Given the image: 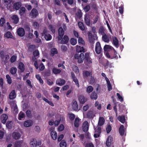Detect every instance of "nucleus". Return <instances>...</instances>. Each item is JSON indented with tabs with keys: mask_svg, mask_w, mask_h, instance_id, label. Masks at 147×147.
I'll return each instance as SVG.
<instances>
[{
	"mask_svg": "<svg viewBox=\"0 0 147 147\" xmlns=\"http://www.w3.org/2000/svg\"><path fill=\"white\" fill-rule=\"evenodd\" d=\"M17 71V68L16 67H12L10 69V72L12 75L15 74L16 73Z\"/></svg>",
	"mask_w": 147,
	"mask_h": 147,
	"instance_id": "44",
	"label": "nucleus"
},
{
	"mask_svg": "<svg viewBox=\"0 0 147 147\" xmlns=\"http://www.w3.org/2000/svg\"><path fill=\"white\" fill-rule=\"evenodd\" d=\"M23 142L22 140L16 141L14 144V147H21V145Z\"/></svg>",
	"mask_w": 147,
	"mask_h": 147,
	"instance_id": "32",
	"label": "nucleus"
},
{
	"mask_svg": "<svg viewBox=\"0 0 147 147\" xmlns=\"http://www.w3.org/2000/svg\"><path fill=\"white\" fill-rule=\"evenodd\" d=\"M45 40L47 41L51 40L52 38L51 35L49 34H47L45 36Z\"/></svg>",
	"mask_w": 147,
	"mask_h": 147,
	"instance_id": "46",
	"label": "nucleus"
},
{
	"mask_svg": "<svg viewBox=\"0 0 147 147\" xmlns=\"http://www.w3.org/2000/svg\"><path fill=\"white\" fill-rule=\"evenodd\" d=\"M112 47L108 45H105L104 47V50L105 52H108L109 50L111 49Z\"/></svg>",
	"mask_w": 147,
	"mask_h": 147,
	"instance_id": "48",
	"label": "nucleus"
},
{
	"mask_svg": "<svg viewBox=\"0 0 147 147\" xmlns=\"http://www.w3.org/2000/svg\"><path fill=\"white\" fill-rule=\"evenodd\" d=\"M105 122V120L104 118L103 117H100L99 118L98 125L100 127L104 124Z\"/></svg>",
	"mask_w": 147,
	"mask_h": 147,
	"instance_id": "21",
	"label": "nucleus"
},
{
	"mask_svg": "<svg viewBox=\"0 0 147 147\" xmlns=\"http://www.w3.org/2000/svg\"><path fill=\"white\" fill-rule=\"evenodd\" d=\"M16 94L14 90H12L9 93V98L10 100L14 99L16 97Z\"/></svg>",
	"mask_w": 147,
	"mask_h": 147,
	"instance_id": "11",
	"label": "nucleus"
},
{
	"mask_svg": "<svg viewBox=\"0 0 147 147\" xmlns=\"http://www.w3.org/2000/svg\"><path fill=\"white\" fill-rule=\"evenodd\" d=\"M90 83L91 84H94L95 83V80L93 77L92 76L91 77V78L90 79Z\"/></svg>",
	"mask_w": 147,
	"mask_h": 147,
	"instance_id": "53",
	"label": "nucleus"
},
{
	"mask_svg": "<svg viewBox=\"0 0 147 147\" xmlns=\"http://www.w3.org/2000/svg\"><path fill=\"white\" fill-rule=\"evenodd\" d=\"M79 137L81 140V142L82 143H84V144L85 143V142H84V134H81L80 135Z\"/></svg>",
	"mask_w": 147,
	"mask_h": 147,
	"instance_id": "59",
	"label": "nucleus"
},
{
	"mask_svg": "<svg viewBox=\"0 0 147 147\" xmlns=\"http://www.w3.org/2000/svg\"><path fill=\"white\" fill-rule=\"evenodd\" d=\"M36 78L39 81L40 84H43L44 82L43 80L41 78V77L39 74H37L35 76Z\"/></svg>",
	"mask_w": 147,
	"mask_h": 147,
	"instance_id": "41",
	"label": "nucleus"
},
{
	"mask_svg": "<svg viewBox=\"0 0 147 147\" xmlns=\"http://www.w3.org/2000/svg\"><path fill=\"white\" fill-rule=\"evenodd\" d=\"M102 35V40L105 42H109L110 40L109 36L105 34Z\"/></svg>",
	"mask_w": 147,
	"mask_h": 147,
	"instance_id": "23",
	"label": "nucleus"
},
{
	"mask_svg": "<svg viewBox=\"0 0 147 147\" xmlns=\"http://www.w3.org/2000/svg\"><path fill=\"white\" fill-rule=\"evenodd\" d=\"M73 70L74 71L76 74H77L79 72V69L78 67L74 65L72 66Z\"/></svg>",
	"mask_w": 147,
	"mask_h": 147,
	"instance_id": "47",
	"label": "nucleus"
},
{
	"mask_svg": "<svg viewBox=\"0 0 147 147\" xmlns=\"http://www.w3.org/2000/svg\"><path fill=\"white\" fill-rule=\"evenodd\" d=\"M117 54L116 51L114 49L113 51L112 52V53L111 54V59L114 58L117 59L118 57L117 55Z\"/></svg>",
	"mask_w": 147,
	"mask_h": 147,
	"instance_id": "28",
	"label": "nucleus"
},
{
	"mask_svg": "<svg viewBox=\"0 0 147 147\" xmlns=\"http://www.w3.org/2000/svg\"><path fill=\"white\" fill-rule=\"evenodd\" d=\"M84 61L86 63L90 64L92 63V59L90 57L89 53H85Z\"/></svg>",
	"mask_w": 147,
	"mask_h": 147,
	"instance_id": "3",
	"label": "nucleus"
},
{
	"mask_svg": "<svg viewBox=\"0 0 147 147\" xmlns=\"http://www.w3.org/2000/svg\"><path fill=\"white\" fill-rule=\"evenodd\" d=\"M61 51L63 52H66L67 49V47L66 46L64 45H62L61 46Z\"/></svg>",
	"mask_w": 147,
	"mask_h": 147,
	"instance_id": "60",
	"label": "nucleus"
},
{
	"mask_svg": "<svg viewBox=\"0 0 147 147\" xmlns=\"http://www.w3.org/2000/svg\"><path fill=\"white\" fill-rule=\"evenodd\" d=\"M94 130L95 131V134L94 135V138H96L100 137L101 131V128L99 126H97L96 127H94Z\"/></svg>",
	"mask_w": 147,
	"mask_h": 147,
	"instance_id": "2",
	"label": "nucleus"
},
{
	"mask_svg": "<svg viewBox=\"0 0 147 147\" xmlns=\"http://www.w3.org/2000/svg\"><path fill=\"white\" fill-rule=\"evenodd\" d=\"M84 21L86 24L87 25L89 26L90 24V20L88 18L85 17L84 19Z\"/></svg>",
	"mask_w": 147,
	"mask_h": 147,
	"instance_id": "57",
	"label": "nucleus"
},
{
	"mask_svg": "<svg viewBox=\"0 0 147 147\" xmlns=\"http://www.w3.org/2000/svg\"><path fill=\"white\" fill-rule=\"evenodd\" d=\"M20 9L19 13V14L20 16H22L25 13L26 9L24 7H21Z\"/></svg>",
	"mask_w": 147,
	"mask_h": 147,
	"instance_id": "33",
	"label": "nucleus"
},
{
	"mask_svg": "<svg viewBox=\"0 0 147 147\" xmlns=\"http://www.w3.org/2000/svg\"><path fill=\"white\" fill-rule=\"evenodd\" d=\"M113 43L116 47L118 48L119 47L118 40L117 38L116 37H115L113 38Z\"/></svg>",
	"mask_w": 147,
	"mask_h": 147,
	"instance_id": "34",
	"label": "nucleus"
},
{
	"mask_svg": "<svg viewBox=\"0 0 147 147\" xmlns=\"http://www.w3.org/2000/svg\"><path fill=\"white\" fill-rule=\"evenodd\" d=\"M5 18H2L0 19V26L2 27L3 26L4 24L5 23Z\"/></svg>",
	"mask_w": 147,
	"mask_h": 147,
	"instance_id": "51",
	"label": "nucleus"
},
{
	"mask_svg": "<svg viewBox=\"0 0 147 147\" xmlns=\"http://www.w3.org/2000/svg\"><path fill=\"white\" fill-rule=\"evenodd\" d=\"M61 71V70L59 69L54 68L52 69V72L55 74H59Z\"/></svg>",
	"mask_w": 147,
	"mask_h": 147,
	"instance_id": "40",
	"label": "nucleus"
},
{
	"mask_svg": "<svg viewBox=\"0 0 147 147\" xmlns=\"http://www.w3.org/2000/svg\"><path fill=\"white\" fill-rule=\"evenodd\" d=\"M12 136L13 139L17 140L19 139L20 138L21 135L19 132H14L12 134Z\"/></svg>",
	"mask_w": 147,
	"mask_h": 147,
	"instance_id": "14",
	"label": "nucleus"
},
{
	"mask_svg": "<svg viewBox=\"0 0 147 147\" xmlns=\"http://www.w3.org/2000/svg\"><path fill=\"white\" fill-rule=\"evenodd\" d=\"M83 75L84 77H88L89 76H90L91 77L92 76V71H84L83 73Z\"/></svg>",
	"mask_w": 147,
	"mask_h": 147,
	"instance_id": "27",
	"label": "nucleus"
},
{
	"mask_svg": "<svg viewBox=\"0 0 147 147\" xmlns=\"http://www.w3.org/2000/svg\"><path fill=\"white\" fill-rule=\"evenodd\" d=\"M83 9L85 12H87L90 10V7L89 5H87Z\"/></svg>",
	"mask_w": 147,
	"mask_h": 147,
	"instance_id": "61",
	"label": "nucleus"
},
{
	"mask_svg": "<svg viewBox=\"0 0 147 147\" xmlns=\"http://www.w3.org/2000/svg\"><path fill=\"white\" fill-rule=\"evenodd\" d=\"M58 33L57 39L58 40L60 41L62 39L64 34V31L62 27H60L59 28Z\"/></svg>",
	"mask_w": 147,
	"mask_h": 147,
	"instance_id": "4",
	"label": "nucleus"
},
{
	"mask_svg": "<svg viewBox=\"0 0 147 147\" xmlns=\"http://www.w3.org/2000/svg\"><path fill=\"white\" fill-rule=\"evenodd\" d=\"M118 119L122 123H124L125 121V117L124 115L119 116L118 117Z\"/></svg>",
	"mask_w": 147,
	"mask_h": 147,
	"instance_id": "31",
	"label": "nucleus"
},
{
	"mask_svg": "<svg viewBox=\"0 0 147 147\" xmlns=\"http://www.w3.org/2000/svg\"><path fill=\"white\" fill-rule=\"evenodd\" d=\"M33 124V121L30 119L28 120L25 121L24 123V126L26 127H29L31 126Z\"/></svg>",
	"mask_w": 147,
	"mask_h": 147,
	"instance_id": "10",
	"label": "nucleus"
},
{
	"mask_svg": "<svg viewBox=\"0 0 147 147\" xmlns=\"http://www.w3.org/2000/svg\"><path fill=\"white\" fill-rule=\"evenodd\" d=\"M7 119L8 116L6 114H3L1 117V122L3 124H5L6 122V121Z\"/></svg>",
	"mask_w": 147,
	"mask_h": 147,
	"instance_id": "19",
	"label": "nucleus"
},
{
	"mask_svg": "<svg viewBox=\"0 0 147 147\" xmlns=\"http://www.w3.org/2000/svg\"><path fill=\"white\" fill-rule=\"evenodd\" d=\"M69 38L68 36L67 35H65L62 38L61 41V44H67L69 40Z\"/></svg>",
	"mask_w": 147,
	"mask_h": 147,
	"instance_id": "13",
	"label": "nucleus"
},
{
	"mask_svg": "<svg viewBox=\"0 0 147 147\" xmlns=\"http://www.w3.org/2000/svg\"><path fill=\"white\" fill-rule=\"evenodd\" d=\"M65 83V80L61 78L57 79L56 81V84L60 86H61L64 85Z\"/></svg>",
	"mask_w": 147,
	"mask_h": 147,
	"instance_id": "16",
	"label": "nucleus"
},
{
	"mask_svg": "<svg viewBox=\"0 0 147 147\" xmlns=\"http://www.w3.org/2000/svg\"><path fill=\"white\" fill-rule=\"evenodd\" d=\"M18 67L21 70V72H22L24 71L25 70L24 66L23 63L20 62L19 64Z\"/></svg>",
	"mask_w": 147,
	"mask_h": 147,
	"instance_id": "24",
	"label": "nucleus"
},
{
	"mask_svg": "<svg viewBox=\"0 0 147 147\" xmlns=\"http://www.w3.org/2000/svg\"><path fill=\"white\" fill-rule=\"evenodd\" d=\"M112 127L110 125H108L106 128V130L107 133H109L111 131Z\"/></svg>",
	"mask_w": 147,
	"mask_h": 147,
	"instance_id": "62",
	"label": "nucleus"
},
{
	"mask_svg": "<svg viewBox=\"0 0 147 147\" xmlns=\"http://www.w3.org/2000/svg\"><path fill=\"white\" fill-rule=\"evenodd\" d=\"M12 36L11 33L9 31L7 32L4 34V36L7 38H12V37H11V36Z\"/></svg>",
	"mask_w": 147,
	"mask_h": 147,
	"instance_id": "58",
	"label": "nucleus"
},
{
	"mask_svg": "<svg viewBox=\"0 0 147 147\" xmlns=\"http://www.w3.org/2000/svg\"><path fill=\"white\" fill-rule=\"evenodd\" d=\"M54 128H51L49 129V131H51L50 135L52 139L55 140L57 138V132L54 130Z\"/></svg>",
	"mask_w": 147,
	"mask_h": 147,
	"instance_id": "6",
	"label": "nucleus"
},
{
	"mask_svg": "<svg viewBox=\"0 0 147 147\" xmlns=\"http://www.w3.org/2000/svg\"><path fill=\"white\" fill-rule=\"evenodd\" d=\"M104 31L105 29L103 26H100L99 30L98 33L99 34L103 35L105 34V33Z\"/></svg>",
	"mask_w": 147,
	"mask_h": 147,
	"instance_id": "39",
	"label": "nucleus"
},
{
	"mask_svg": "<svg viewBox=\"0 0 147 147\" xmlns=\"http://www.w3.org/2000/svg\"><path fill=\"white\" fill-rule=\"evenodd\" d=\"M87 116L89 119L93 118L94 116L93 112L91 111H88L87 114Z\"/></svg>",
	"mask_w": 147,
	"mask_h": 147,
	"instance_id": "38",
	"label": "nucleus"
},
{
	"mask_svg": "<svg viewBox=\"0 0 147 147\" xmlns=\"http://www.w3.org/2000/svg\"><path fill=\"white\" fill-rule=\"evenodd\" d=\"M6 77L7 79V83L9 84H11L12 83V80L9 75L8 74L6 75Z\"/></svg>",
	"mask_w": 147,
	"mask_h": 147,
	"instance_id": "50",
	"label": "nucleus"
},
{
	"mask_svg": "<svg viewBox=\"0 0 147 147\" xmlns=\"http://www.w3.org/2000/svg\"><path fill=\"white\" fill-rule=\"evenodd\" d=\"M70 41L71 44L73 45H76L77 42V40L73 38H71Z\"/></svg>",
	"mask_w": 147,
	"mask_h": 147,
	"instance_id": "55",
	"label": "nucleus"
},
{
	"mask_svg": "<svg viewBox=\"0 0 147 147\" xmlns=\"http://www.w3.org/2000/svg\"><path fill=\"white\" fill-rule=\"evenodd\" d=\"M78 100L81 104H84L87 101V99L82 95H80L79 96Z\"/></svg>",
	"mask_w": 147,
	"mask_h": 147,
	"instance_id": "17",
	"label": "nucleus"
},
{
	"mask_svg": "<svg viewBox=\"0 0 147 147\" xmlns=\"http://www.w3.org/2000/svg\"><path fill=\"white\" fill-rule=\"evenodd\" d=\"M78 43L80 44H81L82 45H83L84 44L85 42L82 38L81 37H79L78 40Z\"/></svg>",
	"mask_w": 147,
	"mask_h": 147,
	"instance_id": "64",
	"label": "nucleus"
},
{
	"mask_svg": "<svg viewBox=\"0 0 147 147\" xmlns=\"http://www.w3.org/2000/svg\"><path fill=\"white\" fill-rule=\"evenodd\" d=\"M93 90V88L92 86H88L86 89V92L87 93H89L91 92Z\"/></svg>",
	"mask_w": 147,
	"mask_h": 147,
	"instance_id": "52",
	"label": "nucleus"
},
{
	"mask_svg": "<svg viewBox=\"0 0 147 147\" xmlns=\"http://www.w3.org/2000/svg\"><path fill=\"white\" fill-rule=\"evenodd\" d=\"M72 79L73 80V81L75 82V84L77 85L78 87L79 88V87L80 85L78 80L77 78L76 77L75 78Z\"/></svg>",
	"mask_w": 147,
	"mask_h": 147,
	"instance_id": "63",
	"label": "nucleus"
},
{
	"mask_svg": "<svg viewBox=\"0 0 147 147\" xmlns=\"http://www.w3.org/2000/svg\"><path fill=\"white\" fill-rule=\"evenodd\" d=\"M119 131L121 136H123L124 135L125 132V128L123 125H121L120 126L119 128Z\"/></svg>",
	"mask_w": 147,
	"mask_h": 147,
	"instance_id": "20",
	"label": "nucleus"
},
{
	"mask_svg": "<svg viewBox=\"0 0 147 147\" xmlns=\"http://www.w3.org/2000/svg\"><path fill=\"white\" fill-rule=\"evenodd\" d=\"M106 81L107 84V87L108 88V90L109 91H110L112 89L111 84L109 80V79L108 78H107V80H106Z\"/></svg>",
	"mask_w": 147,
	"mask_h": 147,
	"instance_id": "29",
	"label": "nucleus"
},
{
	"mask_svg": "<svg viewBox=\"0 0 147 147\" xmlns=\"http://www.w3.org/2000/svg\"><path fill=\"white\" fill-rule=\"evenodd\" d=\"M112 139L111 137L109 136L106 141V144L107 147H109L111 145V142Z\"/></svg>",
	"mask_w": 147,
	"mask_h": 147,
	"instance_id": "22",
	"label": "nucleus"
},
{
	"mask_svg": "<svg viewBox=\"0 0 147 147\" xmlns=\"http://www.w3.org/2000/svg\"><path fill=\"white\" fill-rule=\"evenodd\" d=\"M89 125L87 121H85L83 123L82 125V129L84 131L86 132L88 130Z\"/></svg>",
	"mask_w": 147,
	"mask_h": 147,
	"instance_id": "9",
	"label": "nucleus"
},
{
	"mask_svg": "<svg viewBox=\"0 0 147 147\" xmlns=\"http://www.w3.org/2000/svg\"><path fill=\"white\" fill-rule=\"evenodd\" d=\"M38 15V10L35 8H33L30 13V16L31 18H34Z\"/></svg>",
	"mask_w": 147,
	"mask_h": 147,
	"instance_id": "7",
	"label": "nucleus"
},
{
	"mask_svg": "<svg viewBox=\"0 0 147 147\" xmlns=\"http://www.w3.org/2000/svg\"><path fill=\"white\" fill-rule=\"evenodd\" d=\"M95 51L97 54H100L102 51V49L101 47L99 42H97L96 44Z\"/></svg>",
	"mask_w": 147,
	"mask_h": 147,
	"instance_id": "5",
	"label": "nucleus"
},
{
	"mask_svg": "<svg viewBox=\"0 0 147 147\" xmlns=\"http://www.w3.org/2000/svg\"><path fill=\"white\" fill-rule=\"evenodd\" d=\"M51 55L52 56H53L55 54L58 53V51L57 49L56 48H52L51 50Z\"/></svg>",
	"mask_w": 147,
	"mask_h": 147,
	"instance_id": "37",
	"label": "nucleus"
},
{
	"mask_svg": "<svg viewBox=\"0 0 147 147\" xmlns=\"http://www.w3.org/2000/svg\"><path fill=\"white\" fill-rule=\"evenodd\" d=\"M68 115L70 121H73L74 120L75 117V116L74 114L72 113H68Z\"/></svg>",
	"mask_w": 147,
	"mask_h": 147,
	"instance_id": "45",
	"label": "nucleus"
},
{
	"mask_svg": "<svg viewBox=\"0 0 147 147\" xmlns=\"http://www.w3.org/2000/svg\"><path fill=\"white\" fill-rule=\"evenodd\" d=\"M80 119L79 118H76L74 122V127L78 128L79 126Z\"/></svg>",
	"mask_w": 147,
	"mask_h": 147,
	"instance_id": "26",
	"label": "nucleus"
},
{
	"mask_svg": "<svg viewBox=\"0 0 147 147\" xmlns=\"http://www.w3.org/2000/svg\"><path fill=\"white\" fill-rule=\"evenodd\" d=\"M82 12L80 10L78 11L77 13L76 14V17L79 19L81 18V17L82 16Z\"/></svg>",
	"mask_w": 147,
	"mask_h": 147,
	"instance_id": "54",
	"label": "nucleus"
},
{
	"mask_svg": "<svg viewBox=\"0 0 147 147\" xmlns=\"http://www.w3.org/2000/svg\"><path fill=\"white\" fill-rule=\"evenodd\" d=\"M18 119L20 120H21L22 119L24 118L25 117L24 113L22 112H21L20 113L19 115Z\"/></svg>",
	"mask_w": 147,
	"mask_h": 147,
	"instance_id": "42",
	"label": "nucleus"
},
{
	"mask_svg": "<svg viewBox=\"0 0 147 147\" xmlns=\"http://www.w3.org/2000/svg\"><path fill=\"white\" fill-rule=\"evenodd\" d=\"M33 54L34 57H33V60H35L36 59L35 58L36 57L38 56L39 55V53L38 51L37 50H36L33 52Z\"/></svg>",
	"mask_w": 147,
	"mask_h": 147,
	"instance_id": "36",
	"label": "nucleus"
},
{
	"mask_svg": "<svg viewBox=\"0 0 147 147\" xmlns=\"http://www.w3.org/2000/svg\"><path fill=\"white\" fill-rule=\"evenodd\" d=\"M60 147H66L67 144L64 140H62L60 143Z\"/></svg>",
	"mask_w": 147,
	"mask_h": 147,
	"instance_id": "49",
	"label": "nucleus"
},
{
	"mask_svg": "<svg viewBox=\"0 0 147 147\" xmlns=\"http://www.w3.org/2000/svg\"><path fill=\"white\" fill-rule=\"evenodd\" d=\"M48 27L53 33H54L55 32V29L52 25H49V26Z\"/></svg>",
	"mask_w": 147,
	"mask_h": 147,
	"instance_id": "56",
	"label": "nucleus"
},
{
	"mask_svg": "<svg viewBox=\"0 0 147 147\" xmlns=\"http://www.w3.org/2000/svg\"><path fill=\"white\" fill-rule=\"evenodd\" d=\"M78 26L79 28L82 31H84L85 29V27L84 26L83 22H79L78 23Z\"/></svg>",
	"mask_w": 147,
	"mask_h": 147,
	"instance_id": "35",
	"label": "nucleus"
},
{
	"mask_svg": "<svg viewBox=\"0 0 147 147\" xmlns=\"http://www.w3.org/2000/svg\"><path fill=\"white\" fill-rule=\"evenodd\" d=\"M21 3L20 2H18L13 4V8L16 10H18L21 8Z\"/></svg>",
	"mask_w": 147,
	"mask_h": 147,
	"instance_id": "12",
	"label": "nucleus"
},
{
	"mask_svg": "<svg viewBox=\"0 0 147 147\" xmlns=\"http://www.w3.org/2000/svg\"><path fill=\"white\" fill-rule=\"evenodd\" d=\"M72 106L73 109L75 111H76L78 110V106L77 102L76 101H75L73 102Z\"/></svg>",
	"mask_w": 147,
	"mask_h": 147,
	"instance_id": "25",
	"label": "nucleus"
},
{
	"mask_svg": "<svg viewBox=\"0 0 147 147\" xmlns=\"http://www.w3.org/2000/svg\"><path fill=\"white\" fill-rule=\"evenodd\" d=\"M17 32L18 35L21 37L24 36L25 34L24 30L23 28H18L17 30Z\"/></svg>",
	"mask_w": 147,
	"mask_h": 147,
	"instance_id": "8",
	"label": "nucleus"
},
{
	"mask_svg": "<svg viewBox=\"0 0 147 147\" xmlns=\"http://www.w3.org/2000/svg\"><path fill=\"white\" fill-rule=\"evenodd\" d=\"M36 140L35 139H33L30 142V144L32 147H36Z\"/></svg>",
	"mask_w": 147,
	"mask_h": 147,
	"instance_id": "43",
	"label": "nucleus"
},
{
	"mask_svg": "<svg viewBox=\"0 0 147 147\" xmlns=\"http://www.w3.org/2000/svg\"><path fill=\"white\" fill-rule=\"evenodd\" d=\"M76 52H77L76 53H82L83 52L84 53L85 52V50L83 47H81L80 46L77 45L76 46Z\"/></svg>",
	"mask_w": 147,
	"mask_h": 147,
	"instance_id": "15",
	"label": "nucleus"
},
{
	"mask_svg": "<svg viewBox=\"0 0 147 147\" xmlns=\"http://www.w3.org/2000/svg\"><path fill=\"white\" fill-rule=\"evenodd\" d=\"M97 95L95 91L93 92L90 96V98L92 99L96 100L97 98Z\"/></svg>",
	"mask_w": 147,
	"mask_h": 147,
	"instance_id": "30",
	"label": "nucleus"
},
{
	"mask_svg": "<svg viewBox=\"0 0 147 147\" xmlns=\"http://www.w3.org/2000/svg\"><path fill=\"white\" fill-rule=\"evenodd\" d=\"M11 18L13 21V23L15 24H17L19 20V18L17 15H13L11 17Z\"/></svg>",
	"mask_w": 147,
	"mask_h": 147,
	"instance_id": "18",
	"label": "nucleus"
},
{
	"mask_svg": "<svg viewBox=\"0 0 147 147\" xmlns=\"http://www.w3.org/2000/svg\"><path fill=\"white\" fill-rule=\"evenodd\" d=\"M74 57L75 59L77 60L78 63H83L84 60V55L83 53H76L74 55Z\"/></svg>",
	"mask_w": 147,
	"mask_h": 147,
	"instance_id": "1",
	"label": "nucleus"
}]
</instances>
